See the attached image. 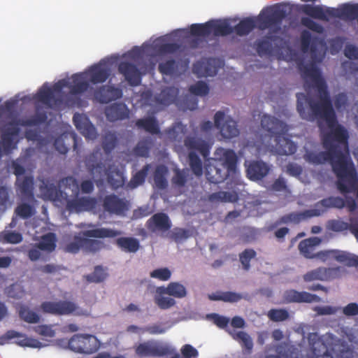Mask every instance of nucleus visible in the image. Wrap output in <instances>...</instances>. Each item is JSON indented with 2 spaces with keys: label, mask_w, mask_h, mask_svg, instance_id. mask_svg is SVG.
I'll return each instance as SVG.
<instances>
[{
  "label": "nucleus",
  "mask_w": 358,
  "mask_h": 358,
  "mask_svg": "<svg viewBox=\"0 0 358 358\" xmlns=\"http://www.w3.org/2000/svg\"><path fill=\"white\" fill-rule=\"evenodd\" d=\"M317 120L320 127H322V122H324L330 129L322 136V145L326 151L316 152L306 150L303 159L313 165L329 162L337 181H339L352 162L349 154L348 132L343 126L338 123L336 115L332 124H329L326 120Z\"/></svg>",
  "instance_id": "f257e3e1"
},
{
  "label": "nucleus",
  "mask_w": 358,
  "mask_h": 358,
  "mask_svg": "<svg viewBox=\"0 0 358 358\" xmlns=\"http://www.w3.org/2000/svg\"><path fill=\"white\" fill-rule=\"evenodd\" d=\"M299 69L303 79L312 81L313 87L318 93L317 100L308 94H296V109L300 117L310 122L315 120H326L329 124H332L336 120V112L327 85L322 78L319 69L313 63H300Z\"/></svg>",
  "instance_id": "f03ea898"
},
{
  "label": "nucleus",
  "mask_w": 358,
  "mask_h": 358,
  "mask_svg": "<svg viewBox=\"0 0 358 358\" xmlns=\"http://www.w3.org/2000/svg\"><path fill=\"white\" fill-rule=\"evenodd\" d=\"M343 206L344 201L341 197L329 196L317 202L315 204V208L314 209H308L301 212H292L282 215L275 222L268 224L266 229L267 231H271L282 224H299L301 221L322 215L329 208H334L342 209Z\"/></svg>",
  "instance_id": "7ed1b4c3"
},
{
  "label": "nucleus",
  "mask_w": 358,
  "mask_h": 358,
  "mask_svg": "<svg viewBox=\"0 0 358 358\" xmlns=\"http://www.w3.org/2000/svg\"><path fill=\"white\" fill-rule=\"evenodd\" d=\"M262 127L274 136L275 145L271 151L278 155H289L295 153L296 145L285 135L288 131L287 125L279 119L268 115H264L261 119Z\"/></svg>",
  "instance_id": "20e7f679"
},
{
  "label": "nucleus",
  "mask_w": 358,
  "mask_h": 358,
  "mask_svg": "<svg viewBox=\"0 0 358 358\" xmlns=\"http://www.w3.org/2000/svg\"><path fill=\"white\" fill-rule=\"evenodd\" d=\"M222 157L212 159L205 166L206 179L210 183L218 184L223 182L230 173H235L238 157L233 150H222Z\"/></svg>",
  "instance_id": "39448f33"
},
{
  "label": "nucleus",
  "mask_w": 358,
  "mask_h": 358,
  "mask_svg": "<svg viewBox=\"0 0 358 358\" xmlns=\"http://www.w3.org/2000/svg\"><path fill=\"white\" fill-rule=\"evenodd\" d=\"M94 227L95 225L91 223L80 224V227L93 228L82 232L85 238L80 241L83 243V250L87 252H96L103 247V243L101 241L87 238H114L122 234L120 231L108 228H94Z\"/></svg>",
  "instance_id": "423d86ee"
},
{
  "label": "nucleus",
  "mask_w": 358,
  "mask_h": 358,
  "mask_svg": "<svg viewBox=\"0 0 358 358\" xmlns=\"http://www.w3.org/2000/svg\"><path fill=\"white\" fill-rule=\"evenodd\" d=\"M287 15L286 8L282 4H275L264 9L258 17L260 29H271L274 32L280 30L282 20Z\"/></svg>",
  "instance_id": "0eeeda50"
},
{
  "label": "nucleus",
  "mask_w": 358,
  "mask_h": 358,
  "mask_svg": "<svg viewBox=\"0 0 358 358\" xmlns=\"http://www.w3.org/2000/svg\"><path fill=\"white\" fill-rule=\"evenodd\" d=\"M287 15L286 8L282 4H275L264 9L258 17L260 29H271L274 32L280 30L282 20Z\"/></svg>",
  "instance_id": "6e6552de"
},
{
  "label": "nucleus",
  "mask_w": 358,
  "mask_h": 358,
  "mask_svg": "<svg viewBox=\"0 0 358 358\" xmlns=\"http://www.w3.org/2000/svg\"><path fill=\"white\" fill-rule=\"evenodd\" d=\"M43 313L53 315H83V311L78 309V306L71 301L59 300L57 301H44L40 306Z\"/></svg>",
  "instance_id": "1a4fd4ad"
},
{
  "label": "nucleus",
  "mask_w": 358,
  "mask_h": 358,
  "mask_svg": "<svg viewBox=\"0 0 358 358\" xmlns=\"http://www.w3.org/2000/svg\"><path fill=\"white\" fill-rule=\"evenodd\" d=\"M68 85V80L62 79L56 83L52 89L43 85L38 90L35 96L36 99L45 105L49 108H53L59 106L62 100L56 99L54 95V91L60 92L64 87Z\"/></svg>",
  "instance_id": "9d476101"
},
{
  "label": "nucleus",
  "mask_w": 358,
  "mask_h": 358,
  "mask_svg": "<svg viewBox=\"0 0 358 358\" xmlns=\"http://www.w3.org/2000/svg\"><path fill=\"white\" fill-rule=\"evenodd\" d=\"M68 345L72 351L83 354L94 353L99 348L97 339L90 334H75L69 341Z\"/></svg>",
  "instance_id": "9b49d317"
},
{
  "label": "nucleus",
  "mask_w": 358,
  "mask_h": 358,
  "mask_svg": "<svg viewBox=\"0 0 358 358\" xmlns=\"http://www.w3.org/2000/svg\"><path fill=\"white\" fill-rule=\"evenodd\" d=\"M214 125L220 129L222 136L230 139L239 134L237 123L231 117H225L223 111H217L214 116Z\"/></svg>",
  "instance_id": "f8f14e48"
},
{
  "label": "nucleus",
  "mask_w": 358,
  "mask_h": 358,
  "mask_svg": "<svg viewBox=\"0 0 358 358\" xmlns=\"http://www.w3.org/2000/svg\"><path fill=\"white\" fill-rule=\"evenodd\" d=\"M336 185L341 194L356 192L358 198V174L353 162L350 164L342 179L336 181Z\"/></svg>",
  "instance_id": "ddd939ff"
},
{
  "label": "nucleus",
  "mask_w": 358,
  "mask_h": 358,
  "mask_svg": "<svg viewBox=\"0 0 358 358\" xmlns=\"http://www.w3.org/2000/svg\"><path fill=\"white\" fill-rule=\"evenodd\" d=\"M102 207L103 211L110 215H122L129 210V203L125 199L112 194L105 196L103 199Z\"/></svg>",
  "instance_id": "4468645a"
},
{
  "label": "nucleus",
  "mask_w": 358,
  "mask_h": 358,
  "mask_svg": "<svg viewBox=\"0 0 358 358\" xmlns=\"http://www.w3.org/2000/svg\"><path fill=\"white\" fill-rule=\"evenodd\" d=\"M117 70L131 86H138L141 84L142 74L136 64L127 61H122L119 63Z\"/></svg>",
  "instance_id": "2eb2a0df"
},
{
  "label": "nucleus",
  "mask_w": 358,
  "mask_h": 358,
  "mask_svg": "<svg viewBox=\"0 0 358 358\" xmlns=\"http://www.w3.org/2000/svg\"><path fill=\"white\" fill-rule=\"evenodd\" d=\"M122 91L113 85H102L93 93L94 99L100 103H107L112 101L121 98Z\"/></svg>",
  "instance_id": "dca6fc26"
},
{
  "label": "nucleus",
  "mask_w": 358,
  "mask_h": 358,
  "mask_svg": "<svg viewBox=\"0 0 358 358\" xmlns=\"http://www.w3.org/2000/svg\"><path fill=\"white\" fill-rule=\"evenodd\" d=\"M73 121L76 128L86 139L94 140L96 138L98 135L96 129L85 115L76 113L73 117Z\"/></svg>",
  "instance_id": "f3484780"
},
{
  "label": "nucleus",
  "mask_w": 358,
  "mask_h": 358,
  "mask_svg": "<svg viewBox=\"0 0 358 358\" xmlns=\"http://www.w3.org/2000/svg\"><path fill=\"white\" fill-rule=\"evenodd\" d=\"M146 227L151 232L164 233L171 229L172 223L167 214L157 213L148 220Z\"/></svg>",
  "instance_id": "a211bd4d"
},
{
  "label": "nucleus",
  "mask_w": 358,
  "mask_h": 358,
  "mask_svg": "<svg viewBox=\"0 0 358 358\" xmlns=\"http://www.w3.org/2000/svg\"><path fill=\"white\" fill-rule=\"evenodd\" d=\"M339 273V266L334 268L319 267L307 272L303 275V280L306 282L314 280L327 281L336 278Z\"/></svg>",
  "instance_id": "6ab92c4d"
},
{
  "label": "nucleus",
  "mask_w": 358,
  "mask_h": 358,
  "mask_svg": "<svg viewBox=\"0 0 358 358\" xmlns=\"http://www.w3.org/2000/svg\"><path fill=\"white\" fill-rule=\"evenodd\" d=\"M17 193L24 200L31 201L34 197V178L32 176H23L16 178L15 182Z\"/></svg>",
  "instance_id": "aec40b11"
},
{
  "label": "nucleus",
  "mask_w": 358,
  "mask_h": 358,
  "mask_svg": "<svg viewBox=\"0 0 358 358\" xmlns=\"http://www.w3.org/2000/svg\"><path fill=\"white\" fill-rule=\"evenodd\" d=\"M35 154V149L28 148L20 155L15 160H13L10 163V169L13 173L15 175L16 178H21L25 173V166L29 164L31 157Z\"/></svg>",
  "instance_id": "412c9836"
},
{
  "label": "nucleus",
  "mask_w": 358,
  "mask_h": 358,
  "mask_svg": "<svg viewBox=\"0 0 358 358\" xmlns=\"http://www.w3.org/2000/svg\"><path fill=\"white\" fill-rule=\"evenodd\" d=\"M104 114L107 120L115 122L129 117V110L123 103H113L106 107Z\"/></svg>",
  "instance_id": "4be33fe9"
},
{
  "label": "nucleus",
  "mask_w": 358,
  "mask_h": 358,
  "mask_svg": "<svg viewBox=\"0 0 358 358\" xmlns=\"http://www.w3.org/2000/svg\"><path fill=\"white\" fill-rule=\"evenodd\" d=\"M85 166L92 174H101L106 169V165L103 162L102 153L99 148L94 150L92 153L85 158Z\"/></svg>",
  "instance_id": "5701e85b"
},
{
  "label": "nucleus",
  "mask_w": 358,
  "mask_h": 358,
  "mask_svg": "<svg viewBox=\"0 0 358 358\" xmlns=\"http://www.w3.org/2000/svg\"><path fill=\"white\" fill-rule=\"evenodd\" d=\"M97 201L94 197H80L69 200L67 202V208L70 211L80 213L82 211L93 210L96 208Z\"/></svg>",
  "instance_id": "b1692460"
},
{
  "label": "nucleus",
  "mask_w": 358,
  "mask_h": 358,
  "mask_svg": "<svg viewBox=\"0 0 358 358\" xmlns=\"http://www.w3.org/2000/svg\"><path fill=\"white\" fill-rule=\"evenodd\" d=\"M284 299L287 303H312L321 301L320 297L316 294L295 289L287 290L284 294Z\"/></svg>",
  "instance_id": "393cba45"
},
{
  "label": "nucleus",
  "mask_w": 358,
  "mask_h": 358,
  "mask_svg": "<svg viewBox=\"0 0 358 358\" xmlns=\"http://www.w3.org/2000/svg\"><path fill=\"white\" fill-rule=\"evenodd\" d=\"M193 71L199 77L214 76L218 71L217 60L214 58H208L198 62L194 64Z\"/></svg>",
  "instance_id": "a878e982"
},
{
  "label": "nucleus",
  "mask_w": 358,
  "mask_h": 358,
  "mask_svg": "<svg viewBox=\"0 0 358 358\" xmlns=\"http://www.w3.org/2000/svg\"><path fill=\"white\" fill-rule=\"evenodd\" d=\"M270 168L262 161H252L247 166V176L251 180H262L269 172Z\"/></svg>",
  "instance_id": "bb28decb"
},
{
  "label": "nucleus",
  "mask_w": 358,
  "mask_h": 358,
  "mask_svg": "<svg viewBox=\"0 0 358 358\" xmlns=\"http://www.w3.org/2000/svg\"><path fill=\"white\" fill-rule=\"evenodd\" d=\"M84 74L87 75L89 81L93 84L103 83L108 78L110 69L98 64L92 66Z\"/></svg>",
  "instance_id": "cd10ccee"
},
{
  "label": "nucleus",
  "mask_w": 358,
  "mask_h": 358,
  "mask_svg": "<svg viewBox=\"0 0 358 358\" xmlns=\"http://www.w3.org/2000/svg\"><path fill=\"white\" fill-rule=\"evenodd\" d=\"M185 145L189 152L198 151L203 158L210 155V146L204 140L196 137H187L185 139Z\"/></svg>",
  "instance_id": "c85d7f7f"
},
{
  "label": "nucleus",
  "mask_w": 358,
  "mask_h": 358,
  "mask_svg": "<svg viewBox=\"0 0 358 358\" xmlns=\"http://www.w3.org/2000/svg\"><path fill=\"white\" fill-rule=\"evenodd\" d=\"M136 127L152 135L161 134L160 127L157 118L154 116H148L138 119L135 122Z\"/></svg>",
  "instance_id": "c756f323"
},
{
  "label": "nucleus",
  "mask_w": 358,
  "mask_h": 358,
  "mask_svg": "<svg viewBox=\"0 0 358 358\" xmlns=\"http://www.w3.org/2000/svg\"><path fill=\"white\" fill-rule=\"evenodd\" d=\"M319 38L316 36L313 37L310 32L303 30L301 34V49L303 53L310 52L312 55L317 52V45Z\"/></svg>",
  "instance_id": "7c9ffc66"
},
{
  "label": "nucleus",
  "mask_w": 358,
  "mask_h": 358,
  "mask_svg": "<svg viewBox=\"0 0 358 358\" xmlns=\"http://www.w3.org/2000/svg\"><path fill=\"white\" fill-rule=\"evenodd\" d=\"M321 239L318 237H310L301 241L299 244V250L300 252L308 259L315 258V247L320 245Z\"/></svg>",
  "instance_id": "2f4dec72"
},
{
  "label": "nucleus",
  "mask_w": 358,
  "mask_h": 358,
  "mask_svg": "<svg viewBox=\"0 0 358 358\" xmlns=\"http://www.w3.org/2000/svg\"><path fill=\"white\" fill-rule=\"evenodd\" d=\"M231 337L239 343L243 351L250 354L253 348V341L250 335L243 331L227 330Z\"/></svg>",
  "instance_id": "473e14b6"
},
{
  "label": "nucleus",
  "mask_w": 358,
  "mask_h": 358,
  "mask_svg": "<svg viewBox=\"0 0 358 358\" xmlns=\"http://www.w3.org/2000/svg\"><path fill=\"white\" fill-rule=\"evenodd\" d=\"M84 73H75L71 76L72 83L69 85L68 82V87L70 92L72 94H80L87 90L89 88V83L84 80Z\"/></svg>",
  "instance_id": "72a5a7b5"
},
{
  "label": "nucleus",
  "mask_w": 358,
  "mask_h": 358,
  "mask_svg": "<svg viewBox=\"0 0 358 358\" xmlns=\"http://www.w3.org/2000/svg\"><path fill=\"white\" fill-rule=\"evenodd\" d=\"M18 133L19 129L17 127H8L1 134V144L5 152H10L15 148L13 136L18 135Z\"/></svg>",
  "instance_id": "f704fd0d"
},
{
  "label": "nucleus",
  "mask_w": 358,
  "mask_h": 358,
  "mask_svg": "<svg viewBox=\"0 0 358 358\" xmlns=\"http://www.w3.org/2000/svg\"><path fill=\"white\" fill-rule=\"evenodd\" d=\"M117 245L124 252L135 253L140 248V243L133 237H120L116 240Z\"/></svg>",
  "instance_id": "c9c22d12"
},
{
  "label": "nucleus",
  "mask_w": 358,
  "mask_h": 358,
  "mask_svg": "<svg viewBox=\"0 0 358 358\" xmlns=\"http://www.w3.org/2000/svg\"><path fill=\"white\" fill-rule=\"evenodd\" d=\"M334 259L348 266H358V256L346 251L334 250Z\"/></svg>",
  "instance_id": "e433bc0d"
},
{
  "label": "nucleus",
  "mask_w": 358,
  "mask_h": 358,
  "mask_svg": "<svg viewBox=\"0 0 358 358\" xmlns=\"http://www.w3.org/2000/svg\"><path fill=\"white\" fill-rule=\"evenodd\" d=\"M210 34L224 36L233 33V27L227 22L210 20Z\"/></svg>",
  "instance_id": "4c0bfd02"
},
{
  "label": "nucleus",
  "mask_w": 358,
  "mask_h": 358,
  "mask_svg": "<svg viewBox=\"0 0 358 358\" xmlns=\"http://www.w3.org/2000/svg\"><path fill=\"white\" fill-rule=\"evenodd\" d=\"M255 27V21L252 18L245 17L233 27V33L240 36H246L249 34Z\"/></svg>",
  "instance_id": "58836bf2"
},
{
  "label": "nucleus",
  "mask_w": 358,
  "mask_h": 358,
  "mask_svg": "<svg viewBox=\"0 0 358 358\" xmlns=\"http://www.w3.org/2000/svg\"><path fill=\"white\" fill-rule=\"evenodd\" d=\"M118 144V137L115 132L107 131L103 136L101 143L104 152L108 155Z\"/></svg>",
  "instance_id": "ea45409f"
},
{
  "label": "nucleus",
  "mask_w": 358,
  "mask_h": 358,
  "mask_svg": "<svg viewBox=\"0 0 358 358\" xmlns=\"http://www.w3.org/2000/svg\"><path fill=\"white\" fill-rule=\"evenodd\" d=\"M40 189L43 196L51 201L59 200V196L62 194V192L55 185L45 182V181H43V184L41 185Z\"/></svg>",
  "instance_id": "a19ab883"
},
{
  "label": "nucleus",
  "mask_w": 358,
  "mask_h": 358,
  "mask_svg": "<svg viewBox=\"0 0 358 358\" xmlns=\"http://www.w3.org/2000/svg\"><path fill=\"white\" fill-rule=\"evenodd\" d=\"M238 198V194L235 192L220 191L208 196V200L211 202H235Z\"/></svg>",
  "instance_id": "79ce46f5"
},
{
  "label": "nucleus",
  "mask_w": 358,
  "mask_h": 358,
  "mask_svg": "<svg viewBox=\"0 0 358 358\" xmlns=\"http://www.w3.org/2000/svg\"><path fill=\"white\" fill-rule=\"evenodd\" d=\"M168 169L164 165L158 166L154 173V182L155 186L159 189H164L168 185L166 178Z\"/></svg>",
  "instance_id": "37998d69"
},
{
  "label": "nucleus",
  "mask_w": 358,
  "mask_h": 358,
  "mask_svg": "<svg viewBox=\"0 0 358 358\" xmlns=\"http://www.w3.org/2000/svg\"><path fill=\"white\" fill-rule=\"evenodd\" d=\"M136 352L140 356H160L163 355V352L157 346L149 342L139 344L136 349Z\"/></svg>",
  "instance_id": "c03bdc74"
},
{
  "label": "nucleus",
  "mask_w": 358,
  "mask_h": 358,
  "mask_svg": "<svg viewBox=\"0 0 358 358\" xmlns=\"http://www.w3.org/2000/svg\"><path fill=\"white\" fill-rule=\"evenodd\" d=\"M108 182L115 189L122 187L125 182L123 172L117 169L110 170L108 173Z\"/></svg>",
  "instance_id": "a18cd8bd"
},
{
  "label": "nucleus",
  "mask_w": 358,
  "mask_h": 358,
  "mask_svg": "<svg viewBox=\"0 0 358 358\" xmlns=\"http://www.w3.org/2000/svg\"><path fill=\"white\" fill-rule=\"evenodd\" d=\"M188 163L192 173L197 177L203 175V163L195 152H189Z\"/></svg>",
  "instance_id": "49530a36"
},
{
  "label": "nucleus",
  "mask_w": 358,
  "mask_h": 358,
  "mask_svg": "<svg viewBox=\"0 0 358 358\" xmlns=\"http://www.w3.org/2000/svg\"><path fill=\"white\" fill-rule=\"evenodd\" d=\"M255 45L259 56L270 55L272 52V42L270 36L257 40Z\"/></svg>",
  "instance_id": "de8ad7c7"
},
{
  "label": "nucleus",
  "mask_w": 358,
  "mask_h": 358,
  "mask_svg": "<svg viewBox=\"0 0 358 358\" xmlns=\"http://www.w3.org/2000/svg\"><path fill=\"white\" fill-rule=\"evenodd\" d=\"M47 119L48 116L45 112L37 110L34 115L23 120L20 124L25 127L39 126L45 123Z\"/></svg>",
  "instance_id": "09e8293b"
},
{
  "label": "nucleus",
  "mask_w": 358,
  "mask_h": 358,
  "mask_svg": "<svg viewBox=\"0 0 358 358\" xmlns=\"http://www.w3.org/2000/svg\"><path fill=\"white\" fill-rule=\"evenodd\" d=\"M55 235L53 233H48L42 236L39 243L36 244L37 248L41 250L52 252L55 249Z\"/></svg>",
  "instance_id": "8fccbe9b"
},
{
  "label": "nucleus",
  "mask_w": 358,
  "mask_h": 358,
  "mask_svg": "<svg viewBox=\"0 0 358 358\" xmlns=\"http://www.w3.org/2000/svg\"><path fill=\"white\" fill-rule=\"evenodd\" d=\"M150 169V164H145L140 171L131 178L128 186L132 189L142 185L148 176V173Z\"/></svg>",
  "instance_id": "3c124183"
},
{
  "label": "nucleus",
  "mask_w": 358,
  "mask_h": 358,
  "mask_svg": "<svg viewBox=\"0 0 358 358\" xmlns=\"http://www.w3.org/2000/svg\"><path fill=\"white\" fill-rule=\"evenodd\" d=\"M108 273L101 266H96L93 273L86 275L84 278L87 282L99 283L106 280Z\"/></svg>",
  "instance_id": "603ef678"
},
{
  "label": "nucleus",
  "mask_w": 358,
  "mask_h": 358,
  "mask_svg": "<svg viewBox=\"0 0 358 358\" xmlns=\"http://www.w3.org/2000/svg\"><path fill=\"white\" fill-rule=\"evenodd\" d=\"M20 318L27 323L35 324L40 320L39 315L26 306H21L19 309Z\"/></svg>",
  "instance_id": "864d4df0"
},
{
  "label": "nucleus",
  "mask_w": 358,
  "mask_h": 358,
  "mask_svg": "<svg viewBox=\"0 0 358 358\" xmlns=\"http://www.w3.org/2000/svg\"><path fill=\"white\" fill-rule=\"evenodd\" d=\"M209 298L213 301H223L225 302H237L242 299V296L240 294L225 292L219 294H213L209 296Z\"/></svg>",
  "instance_id": "5fc2aeb1"
},
{
  "label": "nucleus",
  "mask_w": 358,
  "mask_h": 358,
  "mask_svg": "<svg viewBox=\"0 0 358 358\" xmlns=\"http://www.w3.org/2000/svg\"><path fill=\"white\" fill-rule=\"evenodd\" d=\"M210 21L203 24H193L190 27V34L194 36L207 37L210 35Z\"/></svg>",
  "instance_id": "6e6d98bb"
},
{
  "label": "nucleus",
  "mask_w": 358,
  "mask_h": 358,
  "mask_svg": "<svg viewBox=\"0 0 358 358\" xmlns=\"http://www.w3.org/2000/svg\"><path fill=\"white\" fill-rule=\"evenodd\" d=\"M176 94L172 88H166L156 96V101L159 103L169 106L175 101Z\"/></svg>",
  "instance_id": "4d7b16f0"
},
{
  "label": "nucleus",
  "mask_w": 358,
  "mask_h": 358,
  "mask_svg": "<svg viewBox=\"0 0 358 358\" xmlns=\"http://www.w3.org/2000/svg\"><path fill=\"white\" fill-rule=\"evenodd\" d=\"M178 63L171 59L159 64V71L166 76H173L178 70Z\"/></svg>",
  "instance_id": "13d9d810"
},
{
  "label": "nucleus",
  "mask_w": 358,
  "mask_h": 358,
  "mask_svg": "<svg viewBox=\"0 0 358 358\" xmlns=\"http://www.w3.org/2000/svg\"><path fill=\"white\" fill-rule=\"evenodd\" d=\"M151 145L152 140L150 138L139 141L134 148V154L139 157H148Z\"/></svg>",
  "instance_id": "bf43d9fd"
},
{
  "label": "nucleus",
  "mask_w": 358,
  "mask_h": 358,
  "mask_svg": "<svg viewBox=\"0 0 358 358\" xmlns=\"http://www.w3.org/2000/svg\"><path fill=\"white\" fill-rule=\"evenodd\" d=\"M4 338L8 340L17 338L18 341L17 343L21 346H35L31 343V340L27 338L24 335L14 330L8 331L4 335Z\"/></svg>",
  "instance_id": "052dcab7"
},
{
  "label": "nucleus",
  "mask_w": 358,
  "mask_h": 358,
  "mask_svg": "<svg viewBox=\"0 0 358 358\" xmlns=\"http://www.w3.org/2000/svg\"><path fill=\"white\" fill-rule=\"evenodd\" d=\"M188 177V171L186 169H176L174 171V176L171 179L172 184L175 187H185Z\"/></svg>",
  "instance_id": "680f3d73"
},
{
  "label": "nucleus",
  "mask_w": 358,
  "mask_h": 358,
  "mask_svg": "<svg viewBox=\"0 0 358 358\" xmlns=\"http://www.w3.org/2000/svg\"><path fill=\"white\" fill-rule=\"evenodd\" d=\"M167 294L176 298H183L186 296L185 287L178 282H171L168 285Z\"/></svg>",
  "instance_id": "e2e57ef3"
},
{
  "label": "nucleus",
  "mask_w": 358,
  "mask_h": 358,
  "mask_svg": "<svg viewBox=\"0 0 358 358\" xmlns=\"http://www.w3.org/2000/svg\"><path fill=\"white\" fill-rule=\"evenodd\" d=\"M34 213V207L26 203L19 204L15 209V213L22 219L31 217Z\"/></svg>",
  "instance_id": "0e129e2a"
},
{
  "label": "nucleus",
  "mask_w": 358,
  "mask_h": 358,
  "mask_svg": "<svg viewBox=\"0 0 358 358\" xmlns=\"http://www.w3.org/2000/svg\"><path fill=\"white\" fill-rule=\"evenodd\" d=\"M350 224L341 220H329L327 224V229L334 232H342L349 229Z\"/></svg>",
  "instance_id": "69168bd1"
},
{
  "label": "nucleus",
  "mask_w": 358,
  "mask_h": 358,
  "mask_svg": "<svg viewBox=\"0 0 358 358\" xmlns=\"http://www.w3.org/2000/svg\"><path fill=\"white\" fill-rule=\"evenodd\" d=\"M256 256V252L253 249H245L240 255V261L245 271L250 268V261Z\"/></svg>",
  "instance_id": "338daca9"
},
{
  "label": "nucleus",
  "mask_w": 358,
  "mask_h": 358,
  "mask_svg": "<svg viewBox=\"0 0 358 358\" xmlns=\"http://www.w3.org/2000/svg\"><path fill=\"white\" fill-rule=\"evenodd\" d=\"M334 104L338 111H343L348 105V97L347 94L345 92H340L335 95L334 98Z\"/></svg>",
  "instance_id": "774afa93"
}]
</instances>
